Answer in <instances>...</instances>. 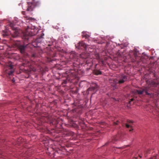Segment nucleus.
Listing matches in <instances>:
<instances>
[{
    "label": "nucleus",
    "instance_id": "f257e3e1",
    "mask_svg": "<svg viewBox=\"0 0 159 159\" xmlns=\"http://www.w3.org/2000/svg\"><path fill=\"white\" fill-rule=\"evenodd\" d=\"M27 4V6L26 7L22 6L23 9L27 11H31L34 7H39L40 3L39 2L35 0H29Z\"/></svg>",
    "mask_w": 159,
    "mask_h": 159
},
{
    "label": "nucleus",
    "instance_id": "f03ea898",
    "mask_svg": "<svg viewBox=\"0 0 159 159\" xmlns=\"http://www.w3.org/2000/svg\"><path fill=\"white\" fill-rule=\"evenodd\" d=\"M3 70L6 74L8 75H11L14 71V65L11 61L5 63L4 65Z\"/></svg>",
    "mask_w": 159,
    "mask_h": 159
},
{
    "label": "nucleus",
    "instance_id": "7ed1b4c3",
    "mask_svg": "<svg viewBox=\"0 0 159 159\" xmlns=\"http://www.w3.org/2000/svg\"><path fill=\"white\" fill-rule=\"evenodd\" d=\"M146 83L149 91L151 88L157 87L159 85V80L157 78L147 80Z\"/></svg>",
    "mask_w": 159,
    "mask_h": 159
},
{
    "label": "nucleus",
    "instance_id": "20e7f679",
    "mask_svg": "<svg viewBox=\"0 0 159 159\" xmlns=\"http://www.w3.org/2000/svg\"><path fill=\"white\" fill-rule=\"evenodd\" d=\"M148 88L146 86H143L140 88L139 90L136 89L135 90V93H137L139 95L142 94L143 92H145L146 94L148 95V97L152 98L154 96L153 94L152 93H148Z\"/></svg>",
    "mask_w": 159,
    "mask_h": 159
},
{
    "label": "nucleus",
    "instance_id": "39448f33",
    "mask_svg": "<svg viewBox=\"0 0 159 159\" xmlns=\"http://www.w3.org/2000/svg\"><path fill=\"white\" fill-rule=\"evenodd\" d=\"M32 30L28 26L27 28L25 30V31L23 33L22 38L25 40H28L32 36L35 35V34L33 32Z\"/></svg>",
    "mask_w": 159,
    "mask_h": 159
},
{
    "label": "nucleus",
    "instance_id": "423d86ee",
    "mask_svg": "<svg viewBox=\"0 0 159 159\" xmlns=\"http://www.w3.org/2000/svg\"><path fill=\"white\" fill-rule=\"evenodd\" d=\"M16 44L18 50L22 54H25L27 45L25 44L23 42L20 41L18 42Z\"/></svg>",
    "mask_w": 159,
    "mask_h": 159
},
{
    "label": "nucleus",
    "instance_id": "0eeeda50",
    "mask_svg": "<svg viewBox=\"0 0 159 159\" xmlns=\"http://www.w3.org/2000/svg\"><path fill=\"white\" fill-rule=\"evenodd\" d=\"M127 80V77L124 74H122L120 76L119 81H118L117 80L115 79L114 80V81L116 84L117 83L121 84L123 83L125 81H126Z\"/></svg>",
    "mask_w": 159,
    "mask_h": 159
},
{
    "label": "nucleus",
    "instance_id": "6e6552de",
    "mask_svg": "<svg viewBox=\"0 0 159 159\" xmlns=\"http://www.w3.org/2000/svg\"><path fill=\"white\" fill-rule=\"evenodd\" d=\"M10 26L13 31L12 33L13 34L12 35V36L14 38L17 36L19 33L18 29L13 26V24L12 23H10Z\"/></svg>",
    "mask_w": 159,
    "mask_h": 159
},
{
    "label": "nucleus",
    "instance_id": "1a4fd4ad",
    "mask_svg": "<svg viewBox=\"0 0 159 159\" xmlns=\"http://www.w3.org/2000/svg\"><path fill=\"white\" fill-rule=\"evenodd\" d=\"M76 47L78 49H86L87 45L83 41L79 42L75 45Z\"/></svg>",
    "mask_w": 159,
    "mask_h": 159
},
{
    "label": "nucleus",
    "instance_id": "9d476101",
    "mask_svg": "<svg viewBox=\"0 0 159 159\" xmlns=\"http://www.w3.org/2000/svg\"><path fill=\"white\" fill-rule=\"evenodd\" d=\"M44 35V34H43V35H41L40 37L37 38L34 41L32 42V44L33 46L34 47H36L38 46V44L41 41L40 39L42 38V36Z\"/></svg>",
    "mask_w": 159,
    "mask_h": 159
},
{
    "label": "nucleus",
    "instance_id": "9b49d317",
    "mask_svg": "<svg viewBox=\"0 0 159 159\" xmlns=\"http://www.w3.org/2000/svg\"><path fill=\"white\" fill-rule=\"evenodd\" d=\"M74 75L73 74H71L70 75H68L67 77L66 80H64L63 81V82L62 83V84H66L67 83V80L69 81H70V80H72L73 79L72 78V76L74 77Z\"/></svg>",
    "mask_w": 159,
    "mask_h": 159
},
{
    "label": "nucleus",
    "instance_id": "f8f14e48",
    "mask_svg": "<svg viewBox=\"0 0 159 159\" xmlns=\"http://www.w3.org/2000/svg\"><path fill=\"white\" fill-rule=\"evenodd\" d=\"M133 55L135 58V59H133L132 60L133 62L137 61V60L140 59L139 57H138L137 55V52L136 51H134L133 52Z\"/></svg>",
    "mask_w": 159,
    "mask_h": 159
},
{
    "label": "nucleus",
    "instance_id": "ddd939ff",
    "mask_svg": "<svg viewBox=\"0 0 159 159\" xmlns=\"http://www.w3.org/2000/svg\"><path fill=\"white\" fill-rule=\"evenodd\" d=\"M98 85L96 84H94V86L91 87L89 88L87 90V92L90 91L94 90L96 89H97L98 88Z\"/></svg>",
    "mask_w": 159,
    "mask_h": 159
},
{
    "label": "nucleus",
    "instance_id": "4468645a",
    "mask_svg": "<svg viewBox=\"0 0 159 159\" xmlns=\"http://www.w3.org/2000/svg\"><path fill=\"white\" fill-rule=\"evenodd\" d=\"M82 36L83 38H85V39L88 38L89 36L86 34V32H83L82 33Z\"/></svg>",
    "mask_w": 159,
    "mask_h": 159
},
{
    "label": "nucleus",
    "instance_id": "2eb2a0df",
    "mask_svg": "<svg viewBox=\"0 0 159 159\" xmlns=\"http://www.w3.org/2000/svg\"><path fill=\"white\" fill-rule=\"evenodd\" d=\"M88 55L84 53H83L80 55V57L83 59H86L88 57Z\"/></svg>",
    "mask_w": 159,
    "mask_h": 159
},
{
    "label": "nucleus",
    "instance_id": "dca6fc26",
    "mask_svg": "<svg viewBox=\"0 0 159 159\" xmlns=\"http://www.w3.org/2000/svg\"><path fill=\"white\" fill-rule=\"evenodd\" d=\"M4 34H2V35L4 37L8 36V35H9V34H11V32H10L9 31L6 30V31H4Z\"/></svg>",
    "mask_w": 159,
    "mask_h": 159
},
{
    "label": "nucleus",
    "instance_id": "f3484780",
    "mask_svg": "<svg viewBox=\"0 0 159 159\" xmlns=\"http://www.w3.org/2000/svg\"><path fill=\"white\" fill-rule=\"evenodd\" d=\"M81 108H79V109H77L76 108H75L73 109V111H75L76 112H80L81 110Z\"/></svg>",
    "mask_w": 159,
    "mask_h": 159
},
{
    "label": "nucleus",
    "instance_id": "a211bd4d",
    "mask_svg": "<svg viewBox=\"0 0 159 159\" xmlns=\"http://www.w3.org/2000/svg\"><path fill=\"white\" fill-rule=\"evenodd\" d=\"M95 73L96 75H98L101 74V72L99 70H96L95 71Z\"/></svg>",
    "mask_w": 159,
    "mask_h": 159
},
{
    "label": "nucleus",
    "instance_id": "6ab92c4d",
    "mask_svg": "<svg viewBox=\"0 0 159 159\" xmlns=\"http://www.w3.org/2000/svg\"><path fill=\"white\" fill-rule=\"evenodd\" d=\"M119 122L118 121H117L116 122H114V125H118V123H119Z\"/></svg>",
    "mask_w": 159,
    "mask_h": 159
},
{
    "label": "nucleus",
    "instance_id": "aec40b11",
    "mask_svg": "<svg viewBox=\"0 0 159 159\" xmlns=\"http://www.w3.org/2000/svg\"><path fill=\"white\" fill-rule=\"evenodd\" d=\"M127 122L129 123H133L132 121L129 120H127Z\"/></svg>",
    "mask_w": 159,
    "mask_h": 159
},
{
    "label": "nucleus",
    "instance_id": "412c9836",
    "mask_svg": "<svg viewBox=\"0 0 159 159\" xmlns=\"http://www.w3.org/2000/svg\"><path fill=\"white\" fill-rule=\"evenodd\" d=\"M125 126H126V127L127 128H128L129 127H130V125L127 124H125Z\"/></svg>",
    "mask_w": 159,
    "mask_h": 159
},
{
    "label": "nucleus",
    "instance_id": "4be33fe9",
    "mask_svg": "<svg viewBox=\"0 0 159 159\" xmlns=\"http://www.w3.org/2000/svg\"><path fill=\"white\" fill-rule=\"evenodd\" d=\"M134 98H131V99H130V101L129 102V103H130L131 102V101H134Z\"/></svg>",
    "mask_w": 159,
    "mask_h": 159
},
{
    "label": "nucleus",
    "instance_id": "5701e85b",
    "mask_svg": "<svg viewBox=\"0 0 159 159\" xmlns=\"http://www.w3.org/2000/svg\"><path fill=\"white\" fill-rule=\"evenodd\" d=\"M22 13L24 15L25 12V11H22Z\"/></svg>",
    "mask_w": 159,
    "mask_h": 159
},
{
    "label": "nucleus",
    "instance_id": "b1692460",
    "mask_svg": "<svg viewBox=\"0 0 159 159\" xmlns=\"http://www.w3.org/2000/svg\"><path fill=\"white\" fill-rule=\"evenodd\" d=\"M133 159H137V157H134Z\"/></svg>",
    "mask_w": 159,
    "mask_h": 159
},
{
    "label": "nucleus",
    "instance_id": "393cba45",
    "mask_svg": "<svg viewBox=\"0 0 159 159\" xmlns=\"http://www.w3.org/2000/svg\"><path fill=\"white\" fill-rule=\"evenodd\" d=\"M133 130V129H130L129 131L130 132V131H132Z\"/></svg>",
    "mask_w": 159,
    "mask_h": 159
},
{
    "label": "nucleus",
    "instance_id": "a878e982",
    "mask_svg": "<svg viewBox=\"0 0 159 159\" xmlns=\"http://www.w3.org/2000/svg\"><path fill=\"white\" fill-rule=\"evenodd\" d=\"M12 81L13 82H15V80H14V79H12Z\"/></svg>",
    "mask_w": 159,
    "mask_h": 159
},
{
    "label": "nucleus",
    "instance_id": "bb28decb",
    "mask_svg": "<svg viewBox=\"0 0 159 159\" xmlns=\"http://www.w3.org/2000/svg\"><path fill=\"white\" fill-rule=\"evenodd\" d=\"M139 156L140 157V158H141L142 157V156H140V155H139Z\"/></svg>",
    "mask_w": 159,
    "mask_h": 159
},
{
    "label": "nucleus",
    "instance_id": "cd10ccee",
    "mask_svg": "<svg viewBox=\"0 0 159 159\" xmlns=\"http://www.w3.org/2000/svg\"><path fill=\"white\" fill-rule=\"evenodd\" d=\"M99 57H98H98H97V58H98H98H99Z\"/></svg>",
    "mask_w": 159,
    "mask_h": 159
}]
</instances>
